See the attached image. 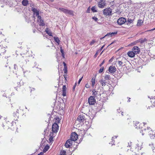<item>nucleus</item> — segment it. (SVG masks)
I'll return each instance as SVG.
<instances>
[{
  "label": "nucleus",
  "mask_w": 155,
  "mask_h": 155,
  "mask_svg": "<svg viewBox=\"0 0 155 155\" xmlns=\"http://www.w3.org/2000/svg\"><path fill=\"white\" fill-rule=\"evenodd\" d=\"M15 112L16 113V116L17 117H18L19 114V110L17 109L15 111Z\"/></svg>",
  "instance_id": "43"
},
{
  "label": "nucleus",
  "mask_w": 155,
  "mask_h": 155,
  "mask_svg": "<svg viewBox=\"0 0 155 155\" xmlns=\"http://www.w3.org/2000/svg\"><path fill=\"white\" fill-rule=\"evenodd\" d=\"M92 19L93 20H94L95 21H97L98 20L97 18L95 16L92 17Z\"/></svg>",
  "instance_id": "45"
},
{
  "label": "nucleus",
  "mask_w": 155,
  "mask_h": 155,
  "mask_svg": "<svg viewBox=\"0 0 155 155\" xmlns=\"http://www.w3.org/2000/svg\"><path fill=\"white\" fill-rule=\"evenodd\" d=\"M127 151L129 153L132 155H134L135 154V152L133 151V149L131 148H130V150L128 149Z\"/></svg>",
  "instance_id": "23"
},
{
  "label": "nucleus",
  "mask_w": 155,
  "mask_h": 155,
  "mask_svg": "<svg viewBox=\"0 0 155 155\" xmlns=\"http://www.w3.org/2000/svg\"><path fill=\"white\" fill-rule=\"evenodd\" d=\"M95 40H93L91 41L90 43V45H92L95 42Z\"/></svg>",
  "instance_id": "46"
},
{
  "label": "nucleus",
  "mask_w": 155,
  "mask_h": 155,
  "mask_svg": "<svg viewBox=\"0 0 155 155\" xmlns=\"http://www.w3.org/2000/svg\"><path fill=\"white\" fill-rule=\"evenodd\" d=\"M127 54H128V56L130 58L134 57L135 55V53H134L133 51H128Z\"/></svg>",
  "instance_id": "20"
},
{
  "label": "nucleus",
  "mask_w": 155,
  "mask_h": 155,
  "mask_svg": "<svg viewBox=\"0 0 155 155\" xmlns=\"http://www.w3.org/2000/svg\"><path fill=\"white\" fill-rule=\"evenodd\" d=\"M131 143L130 142L128 143V146H127V147H130L131 145Z\"/></svg>",
  "instance_id": "53"
},
{
  "label": "nucleus",
  "mask_w": 155,
  "mask_h": 155,
  "mask_svg": "<svg viewBox=\"0 0 155 155\" xmlns=\"http://www.w3.org/2000/svg\"><path fill=\"white\" fill-rule=\"evenodd\" d=\"M60 50L61 53H64V50L62 49V47H60Z\"/></svg>",
  "instance_id": "49"
},
{
  "label": "nucleus",
  "mask_w": 155,
  "mask_h": 155,
  "mask_svg": "<svg viewBox=\"0 0 155 155\" xmlns=\"http://www.w3.org/2000/svg\"><path fill=\"white\" fill-rule=\"evenodd\" d=\"M117 33V32L114 31V32H112L111 33H109L106 34L105 35V37H106L107 36H109L110 37H111L113 36V35H114L116 34Z\"/></svg>",
  "instance_id": "24"
},
{
  "label": "nucleus",
  "mask_w": 155,
  "mask_h": 155,
  "mask_svg": "<svg viewBox=\"0 0 155 155\" xmlns=\"http://www.w3.org/2000/svg\"><path fill=\"white\" fill-rule=\"evenodd\" d=\"M145 125V124L144 123H143V124H139L138 126V127L139 128V129H141V128H142V126L143 125V126H144V125Z\"/></svg>",
  "instance_id": "38"
},
{
  "label": "nucleus",
  "mask_w": 155,
  "mask_h": 155,
  "mask_svg": "<svg viewBox=\"0 0 155 155\" xmlns=\"http://www.w3.org/2000/svg\"><path fill=\"white\" fill-rule=\"evenodd\" d=\"M62 95L63 96H66V87L65 85H63L62 88Z\"/></svg>",
  "instance_id": "19"
},
{
  "label": "nucleus",
  "mask_w": 155,
  "mask_h": 155,
  "mask_svg": "<svg viewBox=\"0 0 155 155\" xmlns=\"http://www.w3.org/2000/svg\"><path fill=\"white\" fill-rule=\"evenodd\" d=\"M144 41V40H142L140 42L141 43H143Z\"/></svg>",
  "instance_id": "63"
},
{
  "label": "nucleus",
  "mask_w": 155,
  "mask_h": 155,
  "mask_svg": "<svg viewBox=\"0 0 155 155\" xmlns=\"http://www.w3.org/2000/svg\"><path fill=\"white\" fill-rule=\"evenodd\" d=\"M112 10V9L110 8H106L103 10V14L106 16H111L113 14Z\"/></svg>",
  "instance_id": "2"
},
{
  "label": "nucleus",
  "mask_w": 155,
  "mask_h": 155,
  "mask_svg": "<svg viewBox=\"0 0 155 155\" xmlns=\"http://www.w3.org/2000/svg\"><path fill=\"white\" fill-rule=\"evenodd\" d=\"M37 21L38 22V24L40 26H44L45 25V23L44 22L43 20L41 18H41L40 19L38 18H37Z\"/></svg>",
  "instance_id": "16"
},
{
  "label": "nucleus",
  "mask_w": 155,
  "mask_h": 155,
  "mask_svg": "<svg viewBox=\"0 0 155 155\" xmlns=\"http://www.w3.org/2000/svg\"><path fill=\"white\" fill-rule=\"evenodd\" d=\"M116 69L114 66H110L108 69L109 71L111 73H114L116 71Z\"/></svg>",
  "instance_id": "14"
},
{
  "label": "nucleus",
  "mask_w": 155,
  "mask_h": 155,
  "mask_svg": "<svg viewBox=\"0 0 155 155\" xmlns=\"http://www.w3.org/2000/svg\"><path fill=\"white\" fill-rule=\"evenodd\" d=\"M139 122L137 121H136L135 123L134 126L136 128H138V126H139Z\"/></svg>",
  "instance_id": "36"
},
{
  "label": "nucleus",
  "mask_w": 155,
  "mask_h": 155,
  "mask_svg": "<svg viewBox=\"0 0 155 155\" xmlns=\"http://www.w3.org/2000/svg\"><path fill=\"white\" fill-rule=\"evenodd\" d=\"M117 137V136H115L112 137V141L111 143L112 145H114V140L115 138H116Z\"/></svg>",
  "instance_id": "33"
},
{
  "label": "nucleus",
  "mask_w": 155,
  "mask_h": 155,
  "mask_svg": "<svg viewBox=\"0 0 155 155\" xmlns=\"http://www.w3.org/2000/svg\"><path fill=\"white\" fill-rule=\"evenodd\" d=\"M104 70V67H102L99 70V73H102Z\"/></svg>",
  "instance_id": "41"
},
{
  "label": "nucleus",
  "mask_w": 155,
  "mask_h": 155,
  "mask_svg": "<svg viewBox=\"0 0 155 155\" xmlns=\"http://www.w3.org/2000/svg\"><path fill=\"white\" fill-rule=\"evenodd\" d=\"M84 116L83 115H80L78 116L77 120L80 122H83L84 120Z\"/></svg>",
  "instance_id": "17"
},
{
  "label": "nucleus",
  "mask_w": 155,
  "mask_h": 155,
  "mask_svg": "<svg viewBox=\"0 0 155 155\" xmlns=\"http://www.w3.org/2000/svg\"><path fill=\"white\" fill-rule=\"evenodd\" d=\"M104 45H103L102 47H101L100 48V50H102L103 49V48L104 47Z\"/></svg>",
  "instance_id": "61"
},
{
  "label": "nucleus",
  "mask_w": 155,
  "mask_h": 155,
  "mask_svg": "<svg viewBox=\"0 0 155 155\" xmlns=\"http://www.w3.org/2000/svg\"><path fill=\"white\" fill-rule=\"evenodd\" d=\"M132 51H133L136 55L139 53L140 49L137 46H135L132 48Z\"/></svg>",
  "instance_id": "11"
},
{
  "label": "nucleus",
  "mask_w": 155,
  "mask_h": 155,
  "mask_svg": "<svg viewBox=\"0 0 155 155\" xmlns=\"http://www.w3.org/2000/svg\"><path fill=\"white\" fill-rule=\"evenodd\" d=\"M92 86L93 87L94 86L95 83V78H93L91 80Z\"/></svg>",
  "instance_id": "30"
},
{
  "label": "nucleus",
  "mask_w": 155,
  "mask_h": 155,
  "mask_svg": "<svg viewBox=\"0 0 155 155\" xmlns=\"http://www.w3.org/2000/svg\"><path fill=\"white\" fill-rule=\"evenodd\" d=\"M134 20V17L130 18V17L128 18L127 20H126V25H130V24L133 22Z\"/></svg>",
  "instance_id": "12"
},
{
  "label": "nucleus",
  "mask_w": 155,
  "mask_h": 155,
  "mask_svg": "<svg viewBox=\"0 0 155 155\" xmlns=\"http://www.w3.org/2000/svg\"><path fill=\"white\" fill-rule=\"evenodd\" d=\"M90 9L89 8H88L87 9V13H89L90 12Z\"/></svg>",
  "instance_id": "58"
},
{
  "label": "nucleus",
  "mask_w": 155,
  "mask_h": 155,
  "mask_svg": "<svg viewBox=\"0 0 155 155\" xmlns=\"http://www.w3.org/2000/svg\"><path fill=\"white\" fill-rule=\"evenodd\" d=\"M6 51L5 49H2V52H1L0 54V55H1L2 54H4V53Z\"/></svg>",
  "instance_id": "44"
},
{
  "label": "nucleus",
  "mask_w": 155,
  "mask_h": 155,
  "mask_svg": "<svg viewBox=\"0 0 155 155\" xmlns=\"http://www.w3.org/2000/svg\"><path fill=\"white\" fill-rule=\"evenodd\" d=\"M3 96L4 97H7L6 95L5 94H4L3 95Z\"/></svg>",
  "instance_id": "62"
},
{
  "label": "nucleus",
  "mask_w": 155,
  "mask_h": 155,
  "mask_svg": "<svg viewBox=\"0 0 155 155\" xmlns=\"http://www.w3.org/2000/svg\"><path fill=\"white\" fill-rule=\"evenodd\" d=\"M92 95L94 97V98L97 99H99L101 97V94L100 92L97 91L95 89H93L92 91Z\"/></svg>",
  "instance_id": "8"
},
{
  "label": "nucleus",
  "mask_w": 155,
  "mask_h": 155,
  "mask_svg": "<svg viewBox=\"0 0 155 155\" xmlns=\"http://www.w3.org/2000/svg\"><path fill=\"white\" fill-rule=\"evenodd\" d=\"M31 10L34 13L33 18L35 19V16H36L37 18L40 19L41 18V16L39 15V10L33 7L32 8Z\"/></svg>",
  "instance_id": "3"
},
{
  "label": "nucleus",
  "mask_w": 155,
  "mask_h": 155,
  "mask_svg": "<svg viewBox=\"0 0 155 155\" xmlns=\"http://www.w3.org/2000/svg\"><path fill=\"white\" fill-rule=\"evenodd\" d=\"M67 141H68V143L70 145V146H71L72 144V141L73 140H71V139H69L67 140Z\"/></svg>",
  "instance_id": "37"
},
{
  "label": "nucleus",
  "mask_w": 155,
  "mask_h": 155,
  "mask_svg": "<svg viewBox=\"0 0 155 155\" xmlns=\"http://www.w3.org/2000/svg\"><path fill=\"white\" fill-rule=\"evenodd\" d=\"M143 23V21L142 20H139L138 21L137 25V26H140L142 25Z\"/></svg>",
  "instance_id": "27"
},
{
  "label": "nucleus",
  "mask_w": 155,
  "mask_h": 155,
  "mask_svg": "<svg viewBox=\"0 0 155 155\" xmlns=\"http://www.w3.org/2000/svg\"><path fill=\"white\" fill-rule=\"evenodd\" d=\"M43 153L42 152L38 154V155H43Z\"/></svg>",
  "instance_id": "57"
},
{
  "label": "nucleus",
  "mask_w": 155,
  "mask_h": 155,
  "mask_svg": "<svg viewBox=\"0 0 155 155\" xmlns=\"http://www.w3.org/2000/svg\"><path fill=\"white\" fill-rule=\"evenodd\" d=\"M149 146L151 147V148H152L153 151V152H154V150L155 149V147L154 146H153V144H150Z\"/></svg>",
  "instance_id": "39"
},
{
  "label": "nucleus",
  "mask_w": 155,
  "mask_h": 155,
  "mask_svg": "<svg viewBox=\"0 0 155 155\" xmlns=\"http://www.w3.org/2000/svg\"><path fill=\"white\" fill-rule=\"evenodd\" d=\"M149 146L151 147V148H152L153 151V152H154V150L155 149V147L154 146H153V144H150Z\"/></svg>",
  "instance_id": "40"
},
{
  "label": "nucleus",
  "mask_w": 155,
  "mask_h": 155,
  "mask_svg": "<svg viewBox=\"0 0 155 155\" xmlns=\"http://www.w3.org/2000/svg\"><path fill=\"white\" fill-rule=\"evenodd\" d=\"M126 19L124 17L120 18L117 20V22L118 25H121L126 24Z\"/></svg>",
  "instance_id": "5"
},
{
  "label": "nucleus",
  "mask_w": 155,
  "mask_h": 155,
  "mask_svg": "<svg viewBox=\"0 0 155 155\" xmlns=\"http://www.w3.org/2000/svg\"><path fill=\"white\" fill-rule=\"evenodd\" d=\"M21 68H22V70L23 71L24 74H25V73L26 72H28V71H25L24 69L22 68V67H21Z\"/></svg>",
  "instance_id": "48"
},
{
  "label": "nucleus",
  "mask_w": 155,
  "mask_h": 155,
  "mask_svg": "<svg viewBox=\"0 0 155 155\" xmlns=\"http://www.w3.org/2000/svg\"><path fill=\"white\" fill-rule=\"evenodd\" d=\"M85 87L87 88H88L89 87V86L87 84H86L85 85Z\"/></svg>",
  "instance_id": "56"
},
{
  "label": "nucleus",
  "mask_w": 155,
  "mask_h": 155,
  "mask_svg": "<svg viewBox=\"0 0 155 155\" xmlns=\"http://www.w3.org/2000/svg\"><path fill=\"white\" fill-rule=\"evenodd\" d=\"M100 83L102 86H105L107 83V82L104 80L101 79L99 81Z\"/></svg>",
  "instance_id": "21"
},
{
  "label": "nucleus",
  "mask_w": 155,
  "mask_h": 155,
  "mask_svg": "<svg viewBox=\"0 0 155 155\" xmlns=\"http://www.w3.org/2000/svg\"><path fill=\"white\" fill-rule=\"evenodd\" d=\"M49 148L48 146H45L43 149V151L44 152H46L49 149Z\"/></svg>",
  "instance_id": "31"
},
{
  "label": "nucleus",
  "mask_w": 155,
  "mask_h": 155,
  "mask_svg": "<svg viewBox=\"0 0 155 155\" xmlns=\"http://www.w3.org/2000/svg\"><path fill=\"white\" fill-rule=\"evenodd\" d=\"M66 154V152L63 150V151H61L60 152V154L61 155H65Z\"/></svg>",
  "instance_id": "35"
},
{
  "label": "nucleus",
  "mask_w": 155,
  "mask_h": 155,
  "mask_svg": "<svg viewBox=\"0 0 155 155\" xmlns=\"http://www.w3.org/2000/svg\"><path fill=\"white\" fill-rule=\"evenodd\" d=\"M150 130H149L148 134L150 136L151 138L153 139L155 137V132H154L152 130L149 128Z\"/></svg>",
  "instance_id": "15"
},
{
  "label": "nucleus",
  "mask_w": 155,
  "mask_h": 155,
  "mask_svg": "<svg viewBox=\"0 0 155 155\" xmlns=\"http://www.w3.org/2000/svg\"><path fill=\"white\" fill-rule=\"evenodd\" d=\"M45 31L46 32V33L49 35L50 36H52V33L50 31L49 29L48 28H47L45 30Z\"/></svg>",
  "instance_id": "25"
},
{
  "label": "nucleus",
  "mask_w": 155,
  "mask_h": 155,
  "mask_svg": "<svg viewBox=\"0 0 155 155\" xmlns=\"http://www.w3.org/2000/svg\"><path fill=\"white\" fill-rule=\"evenodd\" d=\"M149 98H150V99L151 100V102L153 104V101H155V96L154 97H148Z\"/></svg>",
  "instance_id": "28"
},
{
  "label": "nucleus",
  "mask_w": 155,
  "mask_h": 155,
  "mask_svg": "<svg viewBox=\"0 0 155 155\" xmlns=\"http://www.w3.org/2000/svg\"><path fill=\"white\" fill-rule=\"evenodd\" d=\"M98 2V7L101 8H103L107 4L106 1L104 0H100Z\"/></svg>",
  "instance_id": "6"
},
{
  "label": "nucleus",
  "mask_w": 155,
  "mask_h": 155,
  "mask_svg": "<svg viewBox=\"0 0 155 155\" xmlns=\"http://www.w3.org/2000/svg\"><path fill=\"white\" fill-rule=\"evenodd\" d=\"M96 7L95 6H93L91 8V10L93 12H97V10H96Z\"/></svg>",
  "instance_id": "34"
},
{
  "label": "nucleus",
  "mask_w": 155,
  "mask_h": 155,
  "mask_svg": "<svg viewBox=\"0 0 155 155\" xmlns=\"http://www.w3.org/2000/svg\"><path fill=\"white\" fill-rule=\"evenodd\" d=\"M82 78H83V77H81V78H80L78 81V84H79L80 83V82H81V81L82 79Z\"/></svg>",
  "instance_id": "51"
},
{
  "label": "nucleus",
  "mask_w": 155,
  "mask_h": 155,
  "mask_svg": "<svg viewBox=\"0 0 155 155\" xmlns=\"http://www.w3.org/2000/svg\"><path fill=\"white\" fill-rule=\"evenodd\" d=\"M58 128L59 126L58 124L56 123H54L52 125V130L54 133H56L58 130Z\"/></svg>",
  "instance_id": "9"
},
{
  "label": "nucleus",
  "mask_w": 155,
  "mask_h": 155,
  "mask_svg": "<svg viewBox=\"0 0 155 155\" xmlns=\"http://www.w3.org/2000/svg\"><path fill=\"white\" fill-rule=\"evenodd\" d=\"M61 56L63 58H64V53H62Z\"/></svg>",
  "instance_id": "59"
},
{
  "label": "nucleus",
  "mask_w": 155,
  "mask_h": 155,
  "mask_svg": "<svg viewBox=\"0 0 155 155\" xmlns=\"http://www.w3.org/2000/svg\"><path fill=\"white\" fill-rule=\"evenodd\" d=\"M149 128H150V127H147V128H144L143 130L140 131V133H142V135H143L144 134H148L149 130H150Z\"/></svg>",
  "instance_id": "13"
},
{
  "label": "nucleus",
  "mask_w": 155,
  "mask_h": 155,
  "mask_svg": "<svg viewBox=\"0 0 155 155\" xmlns=\"http://www.w3.org/2000/svg\"><path fill=\"white\" fill-rule=\"evenodd\" d=\"M54 39L55 42H56L58 44H59L60 41L58 37H54Z\"/></svg>",
  "instance_id": "29"
},
{
  "label": "nucleus",
  "mask_w": 155,
  "mask_h": 155,
  "mask_svg": "<svg viewBox=\"0 0 155 155\" xmlns=\"http://www.w3.org/2000/svg\"><path fill=\"white\" fill-rule=\"evenodd\" d=\"M117 112L119 113H120V112H122L121 110L120 109V108L117 109Z\"/></svg>",
  "instance_id": "52"
},
{
  "label": "nucleus",
  "mask_w": 155,
  "mask_h": 155,
  "mask_svg": "<svg viewBox=\"0 0 155 155\" xmlns=\"http://www.w3.org/2000/svg\"><path fill=\"white\" fill-rule=\"evenodd\" d=\"M6 123H5V124H2V126H3V127H5H5H6Z\"/></svg>",
  "instance_id": "60"
},
{
  "label": "nucleus",
  "mask_w": 155,
  "mask_h": 155,
  "mask_svg": "<svg viewBox=\"0 0 155 155\" xmlns=\"http://www.w3.org/2000/svg\"><path fill=\"white\" fill-rule=\"evenodd\" d=\"M14 69L16 71L18 70L17 66L16 65V64H14Z\"/></svg>",
  "instance_id": "42"
},
{
  "label": "nucleus",
  "mask_w": 155,
  "mask_h": 155,
  "mask_svg": "<svg viewBox=\"0 0 155 155\" xmlns=\"http://www.w3.org/2000/svg\"><path fill=\"white\" fill-rule=\"evenodd\" d=\"M22 4L23 6H26L28 4V0H23Z\"/></svg>",
  "instance_id": "22"
},
{
  "label": "nucleus",
  "mask_w": 155,
  "mask_h": 155,
  "mask_svg": "<svg viewBox=\"0 0 155 155\" xmlns=\"http://www.w3.org/2000/svg\"><path fill=\"white\" fill-rule=\"evenodd\" d=\"M6 123V128H10L12 130H14L15 127L16 128V126L15 125V123H14L13 121L11 122H10L9 121H7Z\"/></svg>",
  "instance_id": "1"
},
{
  "label": "nucleus",
  "mask_w": 155,
  "mask_h": 155,
  "mask_svg": "<svg viewBox=\"0 0 155 155\" xmlns=\"http://www.w3.org/2000/svg\"><path fill=\"white\" fill-rule=\"evenodd\" d=\"M110 75H107L104 76V80L106 81L110 80Z\"/></svg>",
  "instance_id": "26"
},
{
  "label": "nucleus",
  "mask_w": 155,
  "mask_h": 155,
  "mask_svg": "<svg viewBox=\"0 0 155 155\" xmlns=\"http://www.w3.org/2000/svg\"><path fill=\"white\" fill-rule=\"evenodd\" d=\"M68 141H66L65 144V146L67 148H69L70 147V145L68 143Z\"/></svg>",
  "instance_id": "32"
},
{
  "label": "nucleus",
  "mask_w": 155,
  "mask_h": 155,
  "mask_svg": "<svg viewBox=\"0 0 155 155\" xmlns=\"http://www.w3.org/2000/svg\"><path fill=\"white\" fill-rule=\"evenodd\" d=\"M142 143H137L135 147V149H137V151L141 150L142 148Z\"/></svg>",
  "instance_id": "18"
},
{
  "label": "nucleus",
  "mask_w": 155,
  "mask_h": 155,
  "mask_svg": "<svg viewBox=\"0 0 155 155\" xmlns=\"http://www.w3.org/2000/svg\"><path fill=\"white\" fill-rule=\"evenodd\" d=\"M118 63L119 66L123 64V63L121 61H118Z\"/></svg>",
  "instance_id": "47"
},
{
  "label": "nucleus",
  "mask_w": 155,
  "mask_h": 155,
  "mask_svg": "<svg viewBox=\"0 0 155 155\" xmlns=\"http://www.w3.org/2000/svg\"><path fill=\"white\" fill-rule=\"evenodd\" d=\"M64 73H65L66 74L67 72V68H64Z\"/></svg>",
  "instance_id": "54"
},
{
  "label": "nucleus",
  "mask_w": 155,
  "mask_h": 155,
  "mask_svg": "<svg viewBox=\"0 0 155 155\" xmlns=\"http://www.w3.org/2000/svg\"><path fill=\"white\" fill-rule=\"evenodd\" d=\"M16 113L15 112H14V113H13V115L14 116V117H15V118L16 117V119H17V118L18 117H17L16 116Z\"/></svg>",
  "instance_id": "50"
},
{
  "label": "nucleus",
  "mask_w": 155,
  "mask_h": 155,
  "mask_svg": "<svg viewBox=\"0 0 155 155\" xmlns=\"http://www.w3.org/2000/svg\"><path fill=\"white\" fill-rule=\"evenodd\" d=\"M58 9L60 11L63 12L65 14H68L71 15H73V12L72 10H68L62 8H59Z\"/></svg>",
  "instance_id": "4"
},
{
  "label": "nucleus",
  "mask_w": 155,
  "mask_h": 155,
  "mask_svg": "<svg viewBox=\"0 0 155 155\" xmlns=\"http://www.w3.org/2000/svg\"><path fill=\"white\" fill-rule=\"evenodd\" d=\"M88 102L90 105H93L96 102V100L94 97L90 96L88 99Z\"/></svg>",
  "instance_id": "7"
},
{
  "label": "nucleus",
  "mask_w": 155,
  "mask_h": 155,
  "mask_svg": "<svg viewBox=\"0 0 155 155\" xmlns=\"http://www.w3.org/2000/svg\"><path fill=\"white\" fill-rule=\"evenodd\" d=\"M78 137V135L75 132H73L71 134L70 139L73 141H75L77 140Z\"/></svg>",
  "instance_id": "10"
},
{
  "label": "nucleus",
  "mask_w": 155,
  "mask_h": 155,
  "mask_svg": "<svg viewBox=\"0 0 155 155\" xmlns=\"http://www.w3.org/2000/svg\"><path fill=\"white\" fill-rule=\"evenodd\" d=\"M56 122H58V123H59V118H56Z\"/></svg>",
  "instance_id": "55"
},
{
  "label": "nucleus",
  "mask_w": 155,
  "mask_h": 155,
  "mask_svg": "<svg viewBox=\"0 0 155 155\" xmlns=\"http://www.w3.org/2000/svg\"><path fill=\"white\" fill-rule=\"evenodd\" d=\"M153 106H155V101H153Z\"/></svg>",
  "instance_id": "64"
}]
</instances>
